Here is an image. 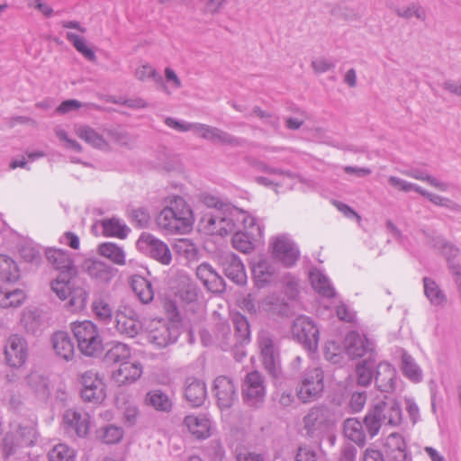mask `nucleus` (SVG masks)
Instances as JSON below:
<instances>
[{"instance_id": "nucleus-25", "label": "nucleus", "mask_w": 461, "mask_h": 461, "mask_svg": "<svg viewBox=\"0 0 461 461\" xmlns=\"http://www.w3.org/2000/svg\"><path fill=\"white\" fill-rule=\"evenodd\" d=\"M196 276L204 286L212 293H221L225 290L223 278L208 263H202L196 268Z\"/></svg>"}, {"instance_id": "nucleus-16", "label": "nucleus", "mask_w": 461, "mask_h": 461, "mask_svg": "<svg viewBox=\"0 0 461 461\" xmlns=\"http://www.w3.org/2000/svg\"><path fill=\"white\" fill-rule=\"evenodd\" d=\"M369 356H375V346L373 340L365 334L357 331H348V357L350 359H363Z\"/></svg>"}, {"instance_id": "nucleus-36", "label": "nucleus", "mask_w": 461, "mask_h": 461, "mask_svg": "<svg viewBox=\"0 0 461 461\" xmlns=\"http://www.w3.org/2000/svg\"><path fill=\"white\" fill-rule=\"evenodd\" d=\"M375 366V356H369L357 361L355 367L356 380L357 384L367 386L374 378V368Z\"/></svg>"}, {"instance_id": "nucleus-38", "label": "nucleus", "mask_w": 461, "mask_h": 461, "mask_svg": "<svg viewBox=\"0 0 461 461\" xmlns=\"http://www.w3.org/2000/svg\"><path fill=\"white\" fill-rule=\"evenodd\" d=\"M424 294L434 306L443 307L447 303V295L439 285L431 278H423Z\"/></svg>"}, {"instance_id": "nucleus-46", "label": "nucleus", "mask_w": 461, "mask_h": 461, "mask_svg": "<svg viewBox=\"0 0 461 461\" xmlns=\"http://www.w3.org/2000/svg\"><path fill=\"white\" fill-rule=\"evenodd\" d=\"M310 279L313 289L320 294L326 297L333 296L334 291L330 284L329 279L320 270H312L310 272Z\"/></svg>"}, {"instance_id": "nucleus-48", "label": "nucleus", "mask_w": 461, "mask_h": 461, "mask_svg": "<svg viewBox=\"0 0 461 461\" xmlns=\"http://www.w3.org/2000/svg\"><path fill=\"white\" fill-rule=\"evenodd\" d=\"M123 437V430L115 425H107L96 431V438L105 444L118 443Z\"/></svg>"}, {"instance_id": "nucleus-14", "label": "nucleus", "mask_w": 461, "mask_h": 461, "mask_svg": "<svg viewBox=\"0 0 461 461\" xmlns=\"http://www.w3.org/2000/svg\"><path fill=\"white\" fill-rule=\"evenodd\" d=\"M138 248L151 258L163 265H169L172 254L168 246L149 233H142L137 241Z\"/></svg>"}, {"instance_id": "nucleus-5", "label": "nucleus", "mask_w": 461, "mask_h": 461, "mask_svg": "<svg viewBox=\"0 0 461 461\" xmlns=\"http://www.w3.org/2000/svg\"><path fill=\"white\" fill-rule=\"evenodd\" d=\"M324 373L319 366L308 368L297 388V396L304 403L319 399L324 389Z\"/></svg>"}, {"instance_id": "nucleus-22", "label": "nucleus", "mask_w": 461, "mask_h": 461, "mask_svg": "<svg viewBox=\"0 0 461 461\" xmlns=\"http://www.w3.org/2000/svg\"><path fill=\"white\" fill-rule=\"evenodd\" d=\"M233 324L235 329V334L233 338L235 339L234 345L241 344L249 339L250 330L249 324L246 317L240 314H236L233 317ZM222 336L223 341L222 348L226 350L228 348L231 347V339L232 335L230 332L229 327L222 328Z\"/></svg>"}, {"instance_id": "nucleus-62", "label": "nucleus", "mask_w": 461, "mask_h": 461, "mask_svg": "<svg viewBox=\"0 0 461 461\" xmlns=\"http://www.w3.org/2000/svg\"><path fill=\"white\" fill-rule=\"evenodd\" d=\"M214 143L228 145L232 148L241 147L244 145L245 140L243 139L235 137L227 131H222L219 128L216 134Z\"/></svg>"}, {"instance_id": "nucleus-23", "label": "nucleus", "mask_w": 461, "mask_h": 461, "mask_svg": "<svg viewBox=\"0 0 461 461\" xmlns=\"http://www.w3.org/2000/svg\"><path fill=\"white\" fill-rule=\"evenodd\" d=\"M63 420L67 429L75 431L80 438L86 437L89 432L90 416L86 412L68 409L64 413Z\"/></svg>"}, {"instance_id": "nucleus-45", "label": "nucleus", "mask_w": 461, "mask_h": 461, "mask_svg": "<svg viewBox=\"0 0 461 461\" xmlns=\"http://www.w3.org/2000/svg\"><path fill=\"white\" fill-rule=\"evenodd\" d=\"M402 173L409 177L425 181L429 183L431 186L437 188L439 191L446 192L448 190L449 185L447 183L441 182L436 177L430 176L426 171L418 169V168H411V169H405L402 170Z\"/></svg>"}, {"instance_id": "nucleus-12", "label": "nucleus", "mask_w": 461, "mask_h": 461, "mask_svg": "<svg viewBox=\"0 0 461 461\" xmlns=\"http://www.w3.org/2000/svg\"><path fill=\"white\" fill-rule=\"evenodd\" d=\"M82 385L81 397L85 402L98 403L106 396L105 384L100 375L92 371H86L80 376Z\"/></svg>"}, {"instance_id": "nucleus-60", "label": "nucleus", "mask_w": 461, "mask_h": 461, "mask_svg": "<svg viewBox=\"0 0 461 461\" xmlns=\"http://www.w3.org/2000/svg\"><path fill=\"white\" fill-rule=\"evenodd\" d=\"M282 300L276 294H270L258 300V307L265 312H274L280 307Z\"/></svg>"}, {"instance_id": "nucleus-4", "label": "nucleus", "mask_w": 461, "mask_h": 461, "mask_svg": "<svg viewBox=\"0 0 461 461\" xmlns=\"http://www.w3.org/2000/svg\"><path fill=\"white\" fill-rule=\"evenodd\" d=\"M71 330L84 355L92 357L100 351L102 338L95 324L90 321H75L71 323Z\"/></svg>"}, {"instance_id": "nucleus-32", "label": "nucleus", "mask_w": 461, "mask_h": 461, "mask_svg": "<svg viewBox=\"0 0 461 461\" xmlns=\"http://www.w3.org/2000/svg\"><path fill=\"white\" fill-rule=\"evenodd\" d=\"M252 273L257 285L262 287L274 280L276 267L266 258H260L254 263Z\"/></svg>"}, {"instance_id": "nucleus-47", "label": "nucleus", "mask_w": 461, "mask_h": 461, "mask_svg": "<svg viewBox=\"0 0 461 461\" xmlns=\"http://www.w3.org/2000/svg\"><path fill=\"white\" fill-rule=\"evenodd\" d=\"M25 300V294L20 289H14L13 291L4 290L0 286V307H18Z\"/></svg>"}, {"instance_id": "nucleus-26", "label": "nucleus", "mask_w": 461, "mask_h": 461, "mask_svg": "<svg viewBox=\"0 0 461 461\" xmlns=\"http://www.w3.org/2000/svg\"><path fill=\"white\" fill-rule=\"evenodd\" d=\"M384 455L389 461H408L406 443L399 433H391L384 442Z\"/></svg>"}, {"instance_id": "nucleus-30", "label": "nucleus", "mask_w": 461, "mask_h": 461, "mask_svg": "<svg viewBox=\"0 0 461 461\" xmlns=\"http://www.w3.org/2000/svg\"><path fill=\"white\" fill-rule=\"evenodd\" d=\"M345 352L346 336L342 334L332 336L325 344V358L333 364H339L344 358Z\"/></svg>"}, {"instance_id": "nucleus-1", "label": "nucleus", "mask_w": 461, "mask_h": 461, "mask_svg": "<svg viewBox=\"0 0 461 461\" xmlns=\"http://www.w3.org/2000/svg\"><path fill=\"white\" fill-rule=\"evenodd\" d=\"M156 217L158 229L166 234H181L191 230L194 214L186 201L179 195H169Z\"/></svg>"}, {"instance_id": "nucleus-34", "label": "nucleus", "mask_w": 461, "mask_h": 461, "mask_svg": "<svg viewBox=\"0 0 461 461\" xmlns=\"http://www.w3.org/2000/svg\"><path fill=\"white\" fill-rule=\"evenodd\" d=\"M131 357L130 347L122 342H116L111 345L104 354V360L107 365L118 366L129 361Z\"/></svg>"}, {"instance_id": "nucleus-10", "label": "nucleus", "mask_w": 461, "mask_h": 461, "mask_svg": "<svg viewBox=\"0 0 461 461\" xmlns=\"http://www.w3.org/2000/svg\"><path fill=\"white\" fill-rule=\"evenodd\" d=\"M198 226L199 230L207 235L225 236L235 230V222L230 214V209L227 215H222L220 211L203 214Z\"/></svg>"}, {"instance_id": "nucleus-55", "label": "nucleus", "mask_w": 461, "mask_h": 461, "mask_svg": "<svg viewBox=\"0 0 461 461\" xmlns=\"http://www.w3.org/2000/svg\"><path fill=\"white\" fill-rule=\"evenodd\" d=\"M233 247L242 253H249L254 249L253 242L249 236L242 231H237L232 237Z\"/></svg>"}, {"instance_id": "nucleus-59", "label": "nucleus", "mask_w": 461, "mask_h": 461, "mask_svg": "<svg viewBox=\"0 0 461 461\" xmlns=\"http://www.w3.org/2000/svg\"><path fill=\"white\" fill-rule=\"evenodd\" d=\"M67 39L73 43V46L86 58H95V54L90 48H88L86 41L84 38L73 33L68 32Z\"/></svg>"}, {"instance_id": "nucleus-3", "label": "nucleus", "mask_w": 461, "mask_h": 461, "mask_svg": "<svg viewBox=\"0 0 461 461\" xmlns=\"http://www.w3.org/2000/svg\"><path fill=\"white\" fill-rule=\"evenodd\" d=\"M402 413L400 403L393 398L385 397L375 402L365 417V426L369 434L377 435L383 425L396 427L402 423Z\"/></svg>"}, {"instance_id": "nucleus-15", "label": "nucleus", "mask_w": 461, "mask_h": 461, "mask_svg": "<svg viewBox=\"0 0 461 461\" xmlns=\"http://www.w3.org/2000/svg\"><path fill=\"white\" fill-rule=\"evenodd\" d=\"M29 356V346L27 340L21 335H11L5 346V357L8 366L21 367L23 366Z\"/></svg>"}, {"instance_id": "nucleus-53", "label": "nucleus", "mask_w": 461, "mask_h": 461, "mask_svg": "<svg viewBox=\"0 0 461 461\" xmlns=\"http://www.w3.org/2000/svg\"><path fill=\"white\" fill-rule=\"evenodd\" d=\"M50 461H74L75 452L65 444L54 446L48 454Z\"/></svg>"}, {"instance_id": "nucleus-39", "label": "nucleus", "mask_w": 461, "mask_h": 461, "mask_svg": "<svg viewBox=\"0 0 461 461\" xmlns=\"http://www.w3.org/2000/svg\"><path fill=\"white\" fill-rule=\"evenodd\" d=\"M98 253L115 265H126V253L124 249L113 242H105L99 245Z\"/></svg>"}, {"instance_id": "nucleus-40", "label": "nucleus", "mask_w": 461, "mask_h": 461, "mask_svg": "<svg viewBox=\"0 0 461 461\" xmlns=\"http://www.w3.org/2000/svg\"><path fill=\"white\" fill-rule=\"evenodd\" d=\"M131 287L140 301L148 303L153 300L154 292L151 283L140 276H134L131 278Z\"/></svg>"}, {"instance_id": "nucleus-2", "label": "nucleus", "mask_w": 461, "mask_h": 461, "mask_svg": "<svg viewBox=\"0 0 461 461\" xmlns=\"http://www.w3.org/2000/svg\"><path fill=\"white\" fill-rule=\"evenodd\" d=\"M37 419L33 414L25 417L17 414L10 424V431L3 440V453L5 456L13 455L16 447H30L37 439Z\"/></svg>"}, {"instance_id": "nucleus-17", "label": "nucleus", "mask_w": 461, "mask_h": 461, "mask_svg": "<svg viewBox=\"0 0 461 461\" xmlns=\"http://www.w3.org/2000/svg\"><path fill=\"white\" fill-rule=\"evenodd\" d=\"M115 328L117 331L129 338H134L142 329L138 314L129 307H122L116 312Z\"/></svg>"}, {"instance_id": "nucleus-29", "label": "nucleus", "mask_w": 461, "mask_h": 461, "mask_svg": "<svg viewBox=\"0 0 461 461\" xmlns=\"http://www.w3.org/2000/svg\"><path fill=\"white\" fill-rule=\"evenodd\" d=\"M185 396L191 405L201 406L207 396L205 384L197 378L188 377L185 380Z\"/></svg>"}, {"instance_id": "nucleus-7", "label": "nucleus", "mask_w": 461, "mask_h": 461, "mask_svg": "<svg viewBox=\"0 0 461 461\" xmlns=\"http://www.w3.org/2000/svg\"><path fill=\"white\" fill-rule=\"evenodd\" d=\"M303 429L311 438H321L334 426L328 410L322 407H313L303 417Z\"/></svg>"}, {"instance_id": "nucleus-9", "label": "nucleus", "mask_w": 461, "mask_h": 461, "mask_svg": "<svg viewBox=\"0 0 461 461\" xmlns=\"http://www.w3.org/2000/svg\"><path fill=\"white\" fill-rule=\"evenodd\" d=\"M73 275L60 274L52 283L51 290L57 296L65 300L69 297L68 305L75 310L84 307L86 299V292L81 288H74L71 283Z\"/></svg>"}, {"instance_id": "nucleus-20", "label": "nucleus", "mask_w": 461, "mask_h": 461, "mask_svg": "<svg viewBox=\"0 0 461 461\" xmlns=\"http://www.w3.org/2000/svg\"><path fill=\"white\" fill-rule=\"evenodd\" d=\"M183 425L196 439L210 438L213 432L212 420L205 414H190L185 417Z\"/></svg>"}, {"instance_id": "nucleus-8", "label": "nucleus", "mask_w": 461, "mask_h": 461, "mask_svg": "<svg viewBox=\"0 0 461 461\" xmlns=\"http://www.w3.org/2000/svg\"><path fill=\"white\" fill-rule=\"evenodd\" d=\"M266 381L263 375L255 370L248 373L241 385L244 402L249 406L258 407L265 401Z\"/></svg>"}, {"instance_id": "nucleus-49", "label": "nucleus", "mask_w": 461, "mask_h": 461, "mask_svg": "<svg viewBox=\"0 0 461 461\" xmlns=\"http://www.w3.org/2000/svg\"><path fill=\"white\" fill-rule=\"evenodd\" d=\"M21 325L27 333H36L41 326V317L37 311L24 310L21 317Z\"/></svg>"}, {"instance_id": "nucleus-41", "label": "nucleus", "mask_w": 461, "mask_h": 461, "mask_svg": "<svg viewBox=\"0 0 461 461\" xmlns=\"http://www.w3.org/2000/svg\"><path fill=\"white\" fill-rule=\"evenodd\" d=\"M89 276L100 283H108L114 276V269L102 261H93L87 267Z\"/></svg>"}, {"instance_id": "nucleus-35", "label": "nucleus", "mask_w": 461, "mask_h": 461, "mask_svg": "<svg viewBox=\"0 0 461 461\" xmlns=\"http://www.w3.org/2000/svg\"><path fill=\"white\" fill-rule=\"evenodd\" d=\"M401 371L402 375L412 383H420L423 378V372L416 360L405 350L401 356Z\"/></svg>"}, {"instance_id": "nucleus-28", "label": "nucleus", "mask_w": 461, "mask_h": 461, "mask_svg": "<svg viewBox=\"0 0 461 461\" xmlns=\"http://www.w3.org/2000/svg\"><path fill=\"white\" fill-rule=\"evenodd\" d=\"M52 348L58 357L69 361L75 355L74 343L66 331H56L51 336Z\"/></svg>"}, {"instance_id": "nucleus-18", "label": "nucleus", "mask_w": 461, "mask_h": 461, "mask_svg": "<svg viewBox=\"0 0 461 461\" xmlns=\"http://www.w3.org/2000/svg\"><path fill=\"white\" fill-rule=\"evenodd\" d=\"M212 391L221 410L230 408L237 400V387L233 380L226 375L215 378Z\"/></svg>"}, {"instance_id": "nucleus-42", "label": "nucleus", "mask_w": 461, "mask_h": 461, "mask_svg": "<svg viewBox=\"0 0 461 461\" xmlns=\"http://www.w3.org/2000/svg\"><path fill=\"white\" fill-rule=\"evenodd\" d=\"M20 277L16 262L6 255H0V279L5 282H15Z\"/></svg>"}, {"instance_id": "nucleus-27", "label": "nucleus", "mask_w": 461, "mask_h": 461, "mask_svg": "<svg viewBox=\"0 0 461 461\" xmlns=\"http://www.w3.org/2000/svg\"><path fill=\"white\" fill-rule=\"evenodd\" d=\"M374 377L379 391L389 393L395 388L396 371L389 363L378 364Z\"/></svg>"}, {"instance_id": "nucleus-33", "label": "nucleus", "mask_w": 461, "mask_h": 461, "mask_svg": "<svg viewBox=\"0 0 461 461\" xmlns=\"http://www.w3.org/2000/svg\"><path fill=\"white\" fill-rule=\"evenodd\" d=\"M26 386L38 397L45 400L50 393L48 378L42 374L33 371L24 378Z\"/></svg>"}, {"instance_id": "nucleus-19", "label": "nucleus", "mask_w": 461, "mask_h": 461, "mask_svg": "<svg viewBox=\"0 0 461 461\" xmlns=\"http://www.w3.org/2000/svg\"><path fill=\"white\" fill-rule=\"evenodd\" d=\"M143 368L138 361H127L112 371V381L118 386L135 383L142 375Z\"/></svg>"}, {"instance_id": "nucleus-54", "label": "nucleus", "mask_w": 461, "mask_h": 461, "mask_svg": "<svg viewBox=\"0 0 461 461\" xmlns=\"http://www.w3.org/2000/svg\"><path fill=\"white\" fill-rule=\"evenodd\" d=\"M395 13L399 17L404 19L416 17L420 21H425L427 17L425 10L420 5L415 3H412L408 6L397 8Z\"/></svg>"}, {"instance_id": "nucleus-21", "label": "nucleus", "mask_w": 461, "mask_h": 461, "mask_svg": "<svg viewBox=\"0 0 461 461\" xmlns=\"http://www.w3.org/2000/svg\"><path fill=\"white\" fill-rule=\"evenodd\" d=\"M221 265L225 276L233 283L243 285L247 283L245 267L239 257L226 253L221 258Z\"/></svg>"}, {"instance_id": "nucleus-43", "label": "nucleus", "mask_w": 461, "mask_h": 461, "mask_svg": "<svg viewBox=\"0 0 461 461\" xmlns=\"http://www.w3.org/2000/svg\"><path fill=\"white\" fill-rule=\"evenodd\" d=\"M145 402L159 411H169L172 402L169 397L160 390H152L146 394Z\"/></svg>"}, {"instance_id": "nucleus-61", "label": "nucleus", "mask_w": 461, "mask_h": 461, "mask_svg": "<svg viewBox=\"0 0 461 461\" xmlns=\"http://www.w3.org/2000/svg\"><path fill=\"white\" fill-rule=\"evenodd\" d=\"M135 77L140 81L153 79L156 82L162 80L161 76L149 64H144L135 70Z\"/></svg>"}, {"instance_id": "nucleus-64", "label": "nucleus", "mask_w": 461, "mask_h": 461, "mask_svg": "<svg viewBox=\"0 0 461 461\" xmlns=\"http://www.w3.org/2000/svg\"><path fill=\"white\" fill-rule=\"evenodd\" d=\"M296 461H322V456L311 447L303 446L298 448Z\"/></svg>"}, {"instance_id": "nucleus-24", "label": "nucleus", "mask_w": 461, "mask_h": 461, "mask_svg": "<svg viewBox=\"0 0 461 461\" xmlns=\"http://www.w3.org/2000/svg\"><path fill=\"white\" fill-rule=\"evenodd\" d=\"M46 258L55 269L61 274L75 275L76 267L70 254L63 249L48 248L45 251Z\"/></svg>"}, {"instance_id": "nucleus-57", "label": "nucleus", "mask_w": 461, "mask_h": 461, "mask_svg": "<svg viewBox=\"0 0 461 461\" xmlns=\"http://www.w3.org/2000/svg\"><path fill=\"white\" fill-rule=\"evenodd\" d=\"M92 308L99 320L106 321L112 318L113 309L105 300L102 298L95 299Z\"/></svg>"}, {"instance_id": "nucleus-50", "label": "nucleus", "mask_w": 461, "mask_h": 461, "mask_svg": "<svg viewBox=\"0 0 461 461\" xmlns=\"http://www.w3.org/2000/svg\"><path fill=\"white\" fill-rule=\"evenodd\" d=\"M104 134L106 135L111 141L117 145L131 148L134 144V139L125 131L120 129H105Z\"/></svg>"}, {"instance_id": "nucleus-6", "label": "nucleus", "mask_w": 461, "mask_h": 461, "mask_svg": "<svg viewBox=\"0 0 461 461\" xmlns=\"http://www.w3.org/2000/svg\"><path fill=\"white\" fill-rule=\"evenodd\" d=\"M258 345L264 368L271 376L279 377L281 374L280 356L274 337L268 331L262 330L258 337Z\"/></svg>"}, {"instance_id": "nucleus-63", "label": "nucleus", "mask_w": 461, "mask_h": 461, "mask_svg": "<svg viewBox=\"0 0 461 461\" xmlns=\"http://www.w3.org/2000/svg\"><path fill=\"white\" fill-rule=\"evenodd\" d=\"M447 260V267L450 272L453 274V267H461V264L455 261V259L459 256L460 249L455 244L449 243L447 247L440 252Z\"/></svg>"}, {"instance_id": "nucleus-52", "label": "nucleus", "mask_w": 461, "mask_h": 461, "mask_svg": "<svg viewBox=\"0 0 461 461\" xmlns=\"http://www.w3.org/2000/svg\"><path fill=\"white\" fill-rule=\"evenodd\" d=\"M419 194L426 197L429 202H431L435 205L446 207L452 211L461 210V206L458 203L452 201L451 199L430 193L423 189L422 187L420 188V192Z\"/></svg>"}, {"instance_id": "nucleus-58", "label": "nucleus", "mask_w": 461, "mask_h": 461, "mask_svg": "<svg viewBox=\"0 0 461 461\" xmlns=\"http://www.w3.org/2000/svg\"><path fill=\"white\" fill-rule=\"evenodd\" d=\"M230 214L234 219V222H240L247 230L252 229L256 225V219L247 212L236 207L230 208Z\"/></svg>"}, {"instance_id": "nucleus-51", "label": "nucleus", "mask_w": 461, "mask_h": 461, "mask_svg": "<svg viewBox=\"0 0 461 461\" xmlns=\"http://www.w3.org/2000/svg\"><path fill=\"white\" fill-rule=\"evenodd\" d=\"M348 439L362 446L366 441V435L362 423L356 419L348 418Z\"/></svg>"}, {"instance_id": "nucleus-31", "label": "nucleus", "mask_w": 461, "mask_h": 461, "mask_svg": "<svg viewBox=\"0 0 461 461\" xmlns=\"http://www.w3.org/2000/svg\"><path fill=\"white\" fill-rule=\"evenodd\" d=\"M75 132L78 138L85 140L93 148L102 150L110 149L109 142L104 139V134L99 133L88 125L76 126Z\"/></svg>"}, {"instance_id": "nucleus-11", "label": "nucleus", "mask_w": 461, "mask_h": 461, "mask_svg": "<svg viewBox=\"0 0 461 461\" xmlns=\"http://www.w3.org/2000/svg\"><path fill=\"white\" fill-rule=\"evenodd\" d=\"M293 334L308 350L313 351L318 347L319 329L307 316H298L293 325Z\"/></svg>"}, {"instance_id": "nucleus-13", "label": "nucleus", "mask_w": 461, "mask_h": 461, "mask_svg": "<svg viewBox=\"0 0 461 461\" xmlns=\"http://www.w3.org/2000/svg\"><path fill=\"white\" fill-rule=\"evenodd\" d=\"M269 248L273 257L285 267H292L299 258V250L286 234H279L270 239Z\"/></svg>"}, {"instance_id": "nucleus-44", "label": "nucleus", "mask_w": 461, "mask_h": 461, "mask_svg": "<svg viewBox=\"0 0 461 461\" xmlns=\"http://www.w3.org/2000/svg\"><path fill=\"white\" fill-rule=\"evenodd\" d=\"M103 233L108 237L124 239L130 229L117 218L104 219L101 221Z\"/></svg>"}, {"instance_id": "nucleus-56", "label": "nucleus", "mask_w": 461, "mask_h": 461, "mask_svg": "<svg viewBox=\"0 0 461 461\" xmlns=\"http://www.w3.org/2000/svg\"><path fill=\"white\" fill-rule=\"evenodd\" d=\"M81 107H87L89 109L100 110V106L93 103L82 104L77 100L69 99L62 102L56 109V112L60 114L68 113L71 111L77 110Z\"/></svg>"}, {"instance_id": "nucleus-37", "label": "nucleus", "mask_w": 461, "mask_h": 461, "mask_svg": "<svg viewBox=\"0 0 461 461\" xmlns=\"http://www.w3.org/2000/svg\"><path fill=\"white\" fill-rule=\"evenodd\" d=\"M148 339L158 348H165L175 341L169 327L161 321H158L155 327L149 332Z\"/></svg>"}]
</instances>
